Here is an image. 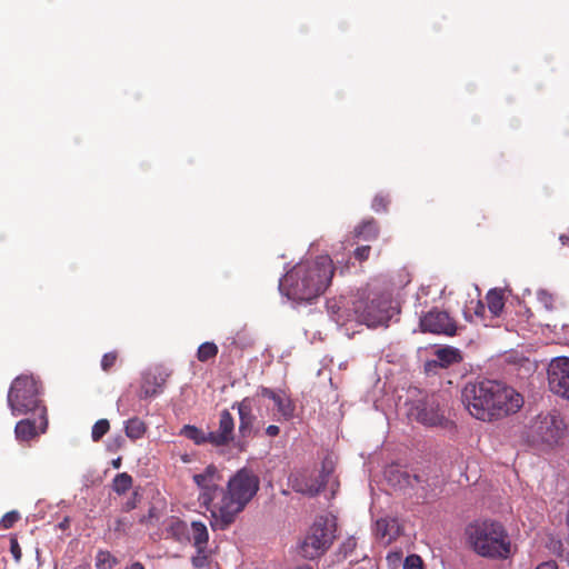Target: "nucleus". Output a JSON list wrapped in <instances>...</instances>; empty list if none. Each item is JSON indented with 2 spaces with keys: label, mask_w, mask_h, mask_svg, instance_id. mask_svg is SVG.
<instances>
[{
  "label": "nucleus",
  "mask_w": 569,
  "mask_h": 569,
  "mask_svg": "<svg viewBox=\"0 0 569 569\" xmlns=\"http://www.w3.org/2000/svg\"><path fill=\"white\" fill-rule=\"evenodd\" d=\"M461 401L472 417L482 421L513 415L523 406V397L518 391L490 379L468 382L461 391Z\"/></svg>",
  "instance_id": "f257e3e1"
},
{
  "label": "nucleus",
  "mask_w": 569,
  "mask_h": 569,
  "mask_svg": "<svg viewBox=\"0 0 569 569\" xmlns=\"http://www.w3.org/2000/svg\"><path fill=\"white\" fill-rule=\"evenodd\" d=\"M335 274L332 259L325 254L297 263L279 282L280 291L295 301H310L322 295Z\"/></svg>",
  "instance_id": "f03ea898"
},
{
  "label": "nucleus",
  "mask_w": 569,
  "mask_h": 569,
  "mask_svg": "<svg viewBox=\"0 0 569 569\" xmlns=\"http://www.w3.org/2000/svg\"><path fill=\"white\" fill-rule=\"evenodd\" d=\"M260 480L250 469L238 470L221 491V498L211 507L213 530H226L257 495Z\"/></svg>",
  "instance_id": "7ed1b4c3"
},
{
  "label": "nucleus",
  "mask_w": 569,
  "mask_h": 569,
  "mask_svg": "<svg viewBox=\"0 0 569 569\" xmlns=\"http://www.w3.org/2000/svg\"><path fill=\"white\" fill-rule=\"evenodd\" d=\"M468 547L479 557L506 560L512 555V545L505 526L491 519H477L465 528Z\"/></svg>",
  "instance_id": "20e7f679"
},
{
  "label": "nucleus",
  "mask_w": 569,
  "mask_h": 569,
  "mask_svg": "<svg viewBox=\"0 0 569 569\" xmlns=\"http://www.w3.org/2000/svg\"><path fill=\"white\" fill-rule=\"evenodd\" d=\"M38 381L30 376L17 377L8 392V405L12 415H28L29 412L41 413V408H46L40 399Z\"/></svg>",
  "instance_id": "39448f33"
},
{
  "label": "nucleus",
  "mask_w": 569,
  "mask_h": 569,
  "mask_svg": "<svg viewBox=\"0 0 569 569\" xmlns=\"http://www.w3.org/2000/svg\"><path fill=\"white\" fill-rule=\"evenodd\" d=\"M336 520L328 517H318L301 543L303 557L315 559L323 555L336 538Z\"/></svg>",
  "instance_id": "423d86ee"
},
{
  "label": "nucleus",
  "mask_w": 569,
  "mask_h": 569,
  "mask_svg": "<svg viewBox=\"0 0 569 569\" xmlns=\"http://www.w3.org/2000/svg\"><path fill=\"white\" fill-rule=\"evenodd\" d=\"M355 306V321L368 327L387 325L391 318V300L387 296H377L370 300L357 299Z\"/></svg>",
  "instance_id": "0eeeda50"
},
{
  "label": "nucleus",
  "mask_w": 569,
  "mask_h": 569,
  "mask_svg": "<svg viewBox=\"0 0 569 569\" xmlns=\"http://www.w3.org/2000/svg\"><path fill=\"white\" fill-rule=\"evenodd\" d=\"M565 431V422L553 413H539L528 428V438L532 443L552 447L559 442Z\"/></svg>",
  "instance_id": "6e6552de"
},
{
  "label": "nucleus",
  "mask_w": 569,
  "mask_h": 569,
  "mask_svg": "<svg viewBox=\"0 0 569 569\" xmlns=\"http://www.w3.org/2000/svg\"><path fill=\"white\" fill-rule=\"evenodd\" d=\"M194 483L200 489L199 501L210 511L211 507L221 498L222 476L214 465H209L200 473L192 477Z\"/></svg>",
  "instance_id": "1a4fd4ad"
},
{
  "label": "nucleus",
  "mask_w": 569,
  "mask_h": 569,
  "mask_svg": "<svg viewBox=\"0 0 569 569\" xmlns=\"http://www.w3.org/2000/svg\"><path fill=\"white\" fill-rule=\"evenodd\" d=\"M408 418L428 427L441 426L445 416L435 396H428L409 405Z\"/></svg>",
  "instance_id": "9d476101"
},
{
  "label": "nucleus",
  "mask_w": 569,
  "mask_h": 569,
  "mask_svg": "<svg viewBox=\"0 0 569 569\" xmlns=\"http://www.w3.org/2000/svg\"><path fill=\"white\" fill-rule=\"evenodd\" d=\"M547 376L550 391L569 401V358H553L548 366Z\"/></svg>",
  "instance_id": "9b49d317"
},
{
  "label": "nucleus",
  "mask_w": 569,
  "mask_h": 569,
  "mask_svg": "<svg viewBox=\"0 0 569 569\" xmlns=\"http://www.w3.org/2000/svg\"><path fill=\"white\" fill-rule=\"evenodd\" d=\"M420 328L423 332L452 337L458 332L455 319L447 311L432 309L420 318Z\"/></svg>",
  "instance_id": "f8f14e48"
},
{
  "label": "nucleus",
  "mask_w": 569,
  "mask_h": 569,
  "mask_svg": "<svg viewBox=\"0 0 569 569\" xmlns=\"http://www.w3.org/2000/svg\"><path fill=\"white\" fill-rule=\"evenodd\" d=\"M232 408H237L239 415V439L236 446L239 449H243L246 440L254 435V423L257 417L253 413V402L250 398H244L239 402H236Z\"/></svg>",
  "instance_id": "ddd939ff"
},
{
  "label": "nucleus",
  "mask_w": 569,
  "mask_h": 569,
  "mask_svg": "<svg viewBox=\"0 0 569 569\" xmlns=\"http://www.w3.org/2000/svg\"><path fill=\"white\" fill-rule=\"evenodd\" d=\"M48 428L47 408H41L39 420L22 419L14 428L16 438L21 442H28L37 438L40 433H44Z\"/></svg>",
  "instance_id": "4468645a"
},
{
  "label": "nucleus",
  "mask_w": 569,
  "mask_h": 569,
  "mask_svg": "<svg viewBox=\"0 0 569 569\" xmlns=\"http://www.w3.org/2000/svg\"><path fill=\"white\" fill-rule=\"evenodd\" d=\"M234 419L229 410L224 409L220 412L218 429L210 431L209 443L213 447H226L233 442Z\"/></svg>",
  "instance_id": "2eb2a0df"
},
{
  "label": "nucleus",
  "mask_w": 569,
  "mask_h": 569,
  "mask_svg": "<svg viewBox=\"0 0 569 569\" xmlns=\"http://www.w3.org/2000/svg\"><path fill=\"white\" fill-rule=\"evenodd\" d=\"M166 378L161 373L147 372L142 377V381L139 390L140 399H148L162 392Z\"/></svg>",
  "instance_id": "dca6fc26"
},
{
  "label": "nucleus",
  "mask_w": 569,
  "mask_h": 569,
  "mask_svg": "<svg viewBox=\"0 0 569 569\" xmlns=\"http://www.w3.org/2000/svg\"><path fill=\"white\" fill-rule=\"evenodd\" d=\"M376 529L377 535L388 541L395 540L400 535V526L396 519H379Z\"/></svg>",
  "instance_id": "f3484780"
},
{
  "label": "nucleus",
  "mask_w": 569,
  "mask_h": 569,
  "mask_svg": "<svg viewBox=\"0 0 569 569\" xmlns=\"http://www.w3.org/2000/svg\"><path fill=\"white\" fill-rule=\"evenodd\" d=\"M147 430V423L138 417L130 418L124 422V433L132 441L143 438Z\"/></svg>",
  "instance_id": "a211bd4d"
},
{
  "label": "nucleus",
  "mask_w": 569,
  "mask_h": 569,
  "mask_svg": "<svg viewBox=\"0 0 569 569\" xmlns=\"http://www.w3.org/2000/svg\"><path fill=\"white\" fill-rule=\"evenodd\" d=\"M327 308L333 321L338 325L342 326L348 321L355 320V308L352 309V312L347 309H342V307L340 306V301L330 300L327 303Z\"/></svg>",
  "instance_id": "6ab92c4d"
},
{
  "label": "nucleus",
  "mask_w": 569,
  "mask_h": 569,
  "mask_svg": "<svg viewBox=\"0 0 569 569\" xmlns=\"http://www.w3.org/2000/svg\"><path fill=\"white\" fill-rule=\"evenodd\" d=\"M355 234L366 241L376 240L379 236V224L373 218L365 220L355 228Z\"/></svg>",
  "instance_id": "aec40b11"
},
{
  "label": "nucleus",
  "mask_w": 569,
  "mask_h": 569,
  "mask_svg": "<svg viewBox=\"0 0 569 569\" xmlns=\"http://www.w3.org/2000/svg\"><path fill=\"white\" fill-rule=\"evenodd\" d=\"M488 309L492 317H499L505 308V293L501 289H491L486 296Z\"/></svg>",
  "instance_id": "412c9836"
},
{
  "label": "nucleus",
  "mask_w": 569,
  "mask_h": 569,
  "mask_svg": "<svg viewBox=\"0 0 569 569\" xmlns=\"http://www.w3.org/2000/svg\"><path fill=\"white\" fill-rule=\"evenodd\" d=\"M273 402L283 420L288 421L293 418L296 405L284 392H279Z\"/></svg>",
  "instance_id": "4be33fe9"
},
{
  "label": "nucleus",
  "mask_w": 569,
  "mask_h": 569,
  "mask_svg": "<svg viewBox=\"0 0 569 569\" xmlns=\"http://www.w3.org/2000/svg\"><path fill=\"white\" fill-rule=\"evenodd\" d=\"M191 539L196 549H207L209 533L206 525L201 521L191 522Z\"/></svg>",
  "instance_id": "5701e85b"
},
{
  "label": "nucleus",
  "mask_w": 569,
  "mask_h": 569,
  "mask_svg": "<svg viewBox=\"0 0 569 569\" xmlns=\"http://www.w3.org/2000/svg\"><path fill=\"white\" fill-rule=\"evenodd\" d=\"M166 532L168 537L182 541L187 537L188 526L179 518H171L166 527Z\"/></svg>",
  "instance_id": "b1692460"
},
{
  "label": "nucleus",
  "mask_w": 569,
  "mask_h": 569,
  "mask_svg": "<svg viewBox=\"0 0 569 569\" xmlns=\"http://www.w3.org/2000/svg\"><path fill=\"white\" fill-rule=\"evenodd\" d=\"M181 435L192 440L198 446L209 443L210 431L204 432L203 430L197 428L196 426H184L181 430Z\"/></svg>",
  "instance_id": "393cba45"
},
{
  "label": "nucleus",
  "mask_w": 569,
  "mask_h": 569,
  "mask_svg": "<svg viewBox=\"0 0 569 569\" xmlns=\"http://www.w3.org/2000/svg\"><path fill=\"white\" fill-rule=\"evenodd\" d=\"M436 356L442 367L459 362L461 359L459 351L451 347L437 350Z\"/></svg>",
  "instance_id": "a878e982"
},
{
  "label": "nucleus",
  "mask_w": 569,
  "mask_h": 569,
  "mask_svg": "<svg viewBox=\"0 0 569 569\" xmlns=\"http://www.w3.org/2000/svg\"><path fill=\"white\" fill-rule=\"evenodd\" d=\"M132 477L127 472L118 473L112 481V489L118 495L126 493L132 487Z\"/></svg>",
  "instance_id": "bb28decb"
},
{
  "label": "nucleus",
  "mask_w": 569,
  "mask_h": 569,
  "mask_svg": "<svg viewBox=\"0 0 569 569\" xmlns=\"http://www.w3.org/2000/svg\"><path fill=\"white\" fill-rule=\"evenodd\" d=\"M218 355V347L213 342H203L199 346L197 358L201 362H206Z\"/></svg>",
  "instance_id": "cd10ccee"
},
{
  "label": "nucleus",
  "mask_w": 569,
  "mask_h": 569,
  "mask_svg": "<svg viewBox=\"0 0 569 569\" xmlns=\"http://www.w3.org/2000/svg\"><path fill=\"white\" fill-rule=\"evenodd\" d=\"M117 563V558L113 557L109 551H98L96 556V567L98 569H112Z\"/></svg>",
  "instance_id": "c85d7f7f"
},
{
  "label": "nucleus",
  "mask_w": 569,
  "mask_h": 569,
  "mask_svg": "<svg viewBox=\"0 0 569 569\" xmlns=\"http://www.w3.org/2000/svg\"><path fill=\"white\" fill-rule=\"evenodd\" d=\"M110 430V423L107 419H100L98 420L93 426L91 430V438L94 442H98L102 439L104 435L108 433Z\"/></svg>",
  "instance_id": "c756f323"
},
{
  "label": "nucleus",
  "mask_w": 569,
  "mask_h": 569,
  "mask_svg": "<svg viewBox=\"0 0 569 569\" xmlns=\"http://www.w3.org/2000/svg\"><path fill=\"white\" fill-rule=\"evenodd\" d=\"M390 204V198L388 194L378 193L372 200L371 208L376 212H386L388 210V206Z\"/></svg>",
  "instance_id": "7c9ffc66"
},
{
  "label": "nucleus",
  "mask_w": 569,
  "mask_h": 569,
  "mask_svg": "<svg viewBox=\"0 0 569 569\" xmlns=\"http://www.w3.org/2000/svg\"><path fill=\"white\" fill-rule=\"evenodd\" d=\"M356 548H357L356 538L349 537L339 547V555H341L342 558L346 559L349 556H351V553L356 550Z\"/></svg>",
  "instance_id": "2f4dec72"
},
{
  "label": "nucleus",
  "mask_w": 569,
  "mask_h": 569,
  "mask_svg": "<svg viewBox=\"0 0 569 569\" xmlns=\"http://www.w3.org/2000/svg\"><path fill=\"white\" fill-rule=\"evenodd\" d=\"M207 549H197V555L192 557L191 562L196 569H202L209 565Z\"/></svg>",
  "instance_id": "473e14b6"
},
{
  "label": "nucleus",
  "mask_w": 569,
  "mask_h": 569,
  "mask_svg": "<svg viewBox=\"0 0 569 569\" xmlns=\"http://www.w3.org/2000/svg\"><path fill=\"white\" fill-rule=\"evenodd\" d=\"M118 360V352L117 351H110V352H107L102 356V359H101V369L104 371V372H109L113 366L116 365Z\"/></svg>",
  "instance_id": "72a5a7b5"
},
{
  "label": "nucleus",
  "mask_w": 569,
  "mask_h": 569,
  "mask_svg": "<svg viewBox=\"0 0 569 569\" xmlns=\"http://www.w3.org/2000/svg\"><path fill=\"white\" fill-rule=\"evenodd\" d=\"M20 519V515L18 511H9L7 512L0 520V527L3 529L11 528L18 520Z\"/></svg>",
  "instance_id": "f704fd0d"
},
{
  "label": "nucleus",
  "mask_w": 569,
  "mask_h": 569,
  "mask_svg": "<svg viewBox=\"0 0 569 569\" xmlns=\"http://www.w3.org/2000/svg\"><path fill=\"white\" fill-rule=\"evenodd\" d=\"M403 569H422V560L417 555H410L406 558Z\"/></svg>",
  "instance_id": "c9c22d12"
},
{
  "label": "nucleus",
  "mask_w": 569,
  "mask_h": 569,
  "mask_svg": "<svg viewBox=\"0 0 569 569\" xmlns=\"http://www.w3.org/2000/svg\"><path fill=\"white\" fill-rule=\"evenodd\" d=\"M371 247L370 246H360L357 247L353 251V257L359 261L363 262L368 260L370 256Z\"/></svg>",
  "instance_id": "e433bc0d"
},
{
  "label": "nucleus",
  "mask_w": 569,
  "mask_h": 569,
  "mask_svg": "<svg viewBox=\"0 0 569 569\" xmlns=\"http://www.w3.org/2000/svg\"><path fill=\"white\" fill-rule=\"evenodd\" d=\"M131 522L126 518H118L114 522L113 530L118 533L124 535L128 529L131 527Z\"/></svg>",
  "instance_id": "4c0bfd02"
},
{
  "label": "nucleus",
  "mask_w": 569,
  "mask_h": 569,
  "mask_svg": "<svg viewBox=\"0 0 569 569\" xmlns=\"http://www.w3.org/2000/svg\"><path fill=\"white\" fill-rule=\"evenodd\" d=\"M10 552H11L12 557L14 558V560L17 562H19L22 557V551H21L20 545L16 538H12L10 540Z\"/></svg>",
  "instance_id": "58836bf2"
},
{
  "label": "nucleus",
  "mask_w": 569,
  "mask_h": 569,
  "mask_svg": "<svg viewBox=\"0 0 569 569\" xmlns=\"http://www.w3.org/2000/svg\"><path fill=\"white\" fill-rule=\"evenodd\" d=\"M260 393H261V396L267 397V398L271 399L272 401L279 395V392H277L270 388H266V387L261 388Z\"/></svg>",
  "instance_id": "ea45409f"
},
{
  "label": "nucleus",
  "mask_w": 569,
  "mask_h": 569,
  "mask_svg": "<svg viewBox=\"0 0 569 569\" xmlns=\"http://www.w3.org/2000/svg\"><path fill=\"white\" fill-rule=\"evenodd\" d=\"M280 433V428L276 425H270L266 428V435L269 437H277Z\"/></svg>",
  "instance_id": "a19ab883"
},
{
  "label": "nucleus",
  "mask_w": 569,
  "mask_h": 569,
  "mask_svg": "<svg viewBox=\"0 0 569 569\" xmlns=\"http://www.w3.org/2000/svg\"><path fill=\"white\" fill-rule=\"evenodd\" d=\"M536 569H558L556 561L549 560L537 566Z\"/></svg>",
  "instance_id": "79ce46f5"
},
{
  "label": "nucleus",
  "mask_w": 569,
  "mask_h": 569,
  "mask_svg": "<svg viewBox=\"0 0 569 569\" xmlns=\"http://www.w3.org/2000/svg\"><path fill=\"white\" fill-rule=\"evenodd\" d=\"M485 310H486V307L485 305L482 303V301H477V306H476V309H475V315L482 318L483 315H485Z\"/></svg>",
  "instance_id": "37998d69"
},
{
  "label": "nucleus",
  "mask_w": 569,
  "mask_h": 569,
  "mask_svg": "<svg viewBox=\"0 0 569 569\" xmlns=\"http://www.w3.org/2000/svg\"><path fill=\"white\" fill-rule=\"evenodd\" d=\"M134 508H136V501H134V499H130V500H128V501L126 502V505L123 506V510H124V511H130V510H132V509H134Z\"/></svg>",
  "instance_id": "c03bdc74"
},
{
  "label": "nucleus",
  "mask_w": 569,
  "mask_h": 569,
  "mask_svg": "<svg viewBox=\"0 0 569 569\" xmlns=\"http://www.w3.org/2000/svg\"><path fill=\"white\" fill-rule=\"evenodd\" d=\"M124 569H144V567L141 562L136 561L131 563L129 567H126Z\"/></svg>",
  "instance_id": "a18cd8bd"
},
{
  "label": "nucleus",
  "mask_w": 569,
  "mask_h": 569,
  "mask_svg": "<svg viewBox=\"0 0 569 569\" xmlns=\"http://www.w3.org/2000/svg\"><path fill=\"white\" fill-rule=\"evenodd\" d=\"M122 459L121 457H118L117 459H113L111 461V465L114 469H119L121 467Z\"/></svg>",
  "instance_id": "49530a36"
},
{
  "label": "nucleus",
  "mask_w": 569,
  "mask_h": 569,
  "mask_svg": "<svg viewBox=\"0 0 569 569\" xmlns=\"http://www.w3.org/2000/svg\"><path fill=\"white\" fill-rule=\"evenodd\" d=\"M114 443H116L117 449L120 448L123 443V438L121 436L117 437L114 439Z\"/></svg>",
  "instance_id": "de8ad7c7"
},
{
  "label": "nucleus",
  "mask_w": 569,
  "mask_h": 569,
  "mask_svg": "<svg viewBox=\"0 0 569 569\" xmlns=\"http://www.w3.org/2000/svg\"><path fill=\"white\" fill-rule=\"evenodd\" d=\"M59 527L61 529H66L69 527V518H64L62 522H60Z\"/></svg>",
  "instance_id": "09e8293b"
},
{
  "label": "nucleus",
  "mask_w": 569,
  "mask_h": 569,
  "mask_svg": "<svg viewBox=\"0 0 569 569\" xmlns=\"http://www.w3.org/2000/svg\"><path fill=\"white\" fill-rule=\"evenodd\" d=\"M559 239L562 242V244H569V236L561 234Z\"/></svg>",
  "instance_id": "8fccbe9b"
},
{
  "label": "nucleus",
  "mask_w": 569,
  "mask_h": 569,
  "mask_svg": "<svg viewBox=\"0 0 569 569\" xmlns=\"http://www.w3.org/2000/svg\"><path fill=\"white\" fill-rule=\"evenodd\" d=\"M295 569H312V567L309 565H303V566H298Z\"/></svg>",
  "instance_id": "3c124183"
},
{
  "label": "nucleus",
  "mask_w": 569,
  "mask_h": 569,
  "mask_svg": "<svg viewBox=\"0 0 569 569\" xmlns=\"http://www.w3.org/2000/svg\"><path fill=\"white\" fill-rule=\"evenodd\" d=\"M123 399L121 398L120 400H118V407L120 408L121 403H122Z\"/></svg>",
  "instance_id": "603ef678"
}]
</instances>
